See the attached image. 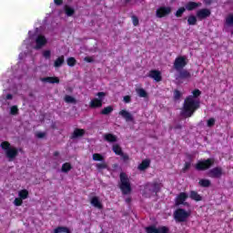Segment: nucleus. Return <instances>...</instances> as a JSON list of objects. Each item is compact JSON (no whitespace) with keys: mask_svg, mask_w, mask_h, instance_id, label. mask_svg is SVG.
Wrapping results in <instances>:
<instances>
[{"mask_svg":"<svg viewBox=\"0 0 233 233\" xmlns=\"http://www.w3.org/2000/svg\"><path fill=\"white\" fill-rule=\"evenodd\" d=\"M40 81L42 83H49L50 85H59L60 80L57 76H46V77H41Z\"/></svg>","mask_w":233,"mask_h":233,"instance_id":"dca6fc26","label":"nucleus"},{"mask_svg":"<svg viewBox=\"0 0 233 233\" xmlns=\"http://www.w3.org/2000/svg\"><path fill=\"white\" fill-rule=\"evenodd\" d=\"M175 130H181V128H183V126H181V124H177V126H175Z\"/></svg>","mask_w":233,"mask_h":233,"instance_id":"4d7b16f0","label":"nucleus"},{"mask_svg":"<svg viewBox=\"0 0 233 233\" xmlns=\"http://www.w3.org/2000/svg\"><path fill=\"white\" fill-rule=\"evenodd\" d=\"M208 127L209 128H212V127H214L216 125V119L214 117H211L208 120Z\"/></svg>","mask_w":233,"mask_h":233,"instance_id":"c03bdc74","label":"nucleus"},{"mask_svg":"<svg viewBox=\"0 0 233 233\" xmlns=\"http://www.w3.org/2000/svg\"><path fill=\"white\" fill-rule=\"evenodd\" d=\"M185 12H187V8L186 7H180L177 10V12L175 13V15L177 17H183V14H185Z\"/></svg>","mask_w":233,"mask_h":233,"instance_id":"e433bc0d","label":"nucleus"},{"mask_svg":"<svg viewBox=\"0 0 233 233\" xmlns=\"http://www.w3.org/2000/svg\"><path fill=\"white\" fill-rule=\"evenodd\" d=\"M208 177L213 179H219L223 176V167H216L208 171Z\"/></svg>","mask_w":233,"mask_h":233,"instance_id":"1a4fd4ad","label":"nucleus"},{"mask_svg":"<svg viewBox=\"0 0 233 233\" xmlns=\"http://www.w3.org/2000/svg\"><path fill=\"white\" fill-rule=\"evenodd\" d=\"M131 0H125L126 5H128V3H130Z\"/></svg>","mask_w":233,"mask_h":233,"instance_id":"680f3d73","label":"nucleus"},{"mask_svg":"<svg viewBox=\"0 0 233 233\" xmlns=\"http://www.w3.org/2000/svg\"><path fill=\"white\" fill-rule=\"evenodd\" d=\"M105 141H107V143H116L117 141V137L114 134L107 133L104 135Z\"/></svg>","mask_w":233,"mask_h":233,"instance_id":"4be33fe9","label":"nucleus"},{"mask_svg":"<svg viewBox=\"0 0 233 233\" xmlns=\"http://www.w3.org/2000/svg\"><path fill=\"white\" fill-rule=\"evenodd\" d=\"M18 196L20 199H27L28 198V190L22 189L18 192Z\"/></svg>","mask_w":233,"mask_h":233,"instance_id":"c9c22d12","label":"nucleus"},{"mask_svg":"<svg viewBox=\"0 0 233 233\" xmlns=\"http://www.w3.org/2000/svg\"><path fill=\"white\" fill-rule=\"evenodd\" d=\"M199 100H195L194 97L187 96L184 100L180 116L186 118L192 117V116H194V113L199 108Z\"/></svg>","mask_w":233,"mask_h":233,"instance_id":"f257e3e1","label":"nucleus"},{"mask_svg":"<svg viewBox=\"0 0 233 233\" xmlns=\"http://www.w3.org/2000/svg\"><path fill=\"white\" fill-rule=\"evenodd\" d=\"M187 24L191 26H194L198 24V17H196V15H190L187 17Z\"/></svg>","mask_w":233,"mask_h":233,"instance_id":"c756f323","label":"nucleus"},{"mask_svg":"<svg viewBox=\"0 0 233 233\" xmlns=\"http://www.w3.org/2000/svg\"><path fill=\"white\" fill-rule=\"evenodd\" d=\"M131 201H132V198H126V203H131Z\"/></svg>","mask_w":233,"mask_h":233,"instance_id":"bf43d9fd","label":"nucleus"},{"mask_svg":"<svg viewBox=\"0 0 233 233\" xmlns=\"http://www.w3.org/2000/svg\"><path fill=\"white\" fill-rule=\"evenodd\" d=\"M112 150L116 154V156L123 155V149L121 148V146H119V144L113 145Z\"/></svg>","mask_w":233,"mask_h":233,"instance_id":"bb28decb","label":"nucleus"},{"mask_svg":"<svg viewBox=\"0 0 233 233\" xmlns=\"http://www.w3.org/2000/svg\"><path fill=\"white\" fill-rule=\"evenodd\" d=\"M84 61H86V63H94V58L92 56H86Z\"/></svg>","mask_w":233,"mask_h":233,"instance_id":"3c124183","label":"nucleus"},{"mask_svg":"<svg viewBox=\"0 0 233 233\" xmlns=\"http://www.w3.org/2000/svg\"><path fill=\"white\" fill-rule=\"evenodd\" d=\"M191 167L190 162H186L184 165V167L182 168V172H187V170H188Z\"/></svg>","mask_w":233,"mask_h":233,"instance_id":"8fccbe9b","label":"nucleus"},{"mask_svg":"<svg viewBox=\"0 0 233 233\" xmlns=\"http://www.w3.org/2000/svg\"><path fill=\"white\" fill-rule=\"evenodd\" d=\"M35 50H41V47L46 45V37H45L43 35H39L35 39Z\"/></svg>","mask_w":233,"mask_h":233,"instance_id":"2eb2a0df","label":"nucleus"},{"mask_svg":"<svg viewBox=\"0 0 233 233\" xmlns=\"http://www.w3.org/2000/svg\"><path fill=\"white\" fill-rule=\"evenodd\" d=\"M198 185L200 187H203L204 188H208V187H210L211 185V182L209 179L202 178L199 180Z\"/></svg>","mask_w":233,"mask_h":233,"instance_id":"7c9ffc66","label":"nucleus"},{"mask_svg":"<svg viewBox=\"0 0 233 233\" xmlns=\"http://www.w3.org/2000/svg\"><path fill=\"white\" fill-rule=\"evenodd\" d=\"M136 92L139 97H148V93L144 88H137Z\"/></svg>","mask_w":233,"mask_h":233,"instance_id":"f704fd0d","label":"nucleus"},{"mask_svg":"<svg viewBox=\"0 0 233 233\" xmlns=\"http://www.w3.org/2000/svg\"><path fill=\"white\" fill-rule=\"evenodd\" d=\"M64 10H65V14L67 15V17H72V15L74 14H76V10H74V8H72L68 5H65Z\"/></svg>","mask_w":233,"mask_h":233,"instance_id":"c85d7f7f","label":"nucleus"},{"mask_svg":"<svg viewBox=\"0 0 233 233\" xmlns=\"http://www.w3.org/2000/svg\"><path fill=\"white\" fill-rule=\"evenodd\" d=\"M18 112H19V108H17V106H11L10 114L12 116H16V114H18Z\"/></svg>","mask_w":233,"mask_h":233,"instance_id":"37998d69","label":"nucleus"},{"mask_svg":"<svg viewBox=\"0 0 233 233\" xmlns=\"http://www.w3.org/2000/svg\"><path fill=\"white\" fill-rule=\"evenodd\" d=\"M132 21H133L134 26L139 25V18H137V16L133 15V16H132Z\"/></svg>","mask_w":233,"mask_h":233,"instance_id":"09e8293b","label":"nucleus"},{"mask_svg":"<svg viewBox=\"0 0 233 233\" xmlns=\"http://www.w3.org/2000/svg\"><path fill=\"white\" fill-rule=\"evenodd\" d=\"M187 199H188V194L186 192H181L177 196L175 199V205L177 207H179V205L188 206L187 202H186Z\"/></svg>","mask_w":233,"mask_h":233,"instance_id":"9b49d317","label":"nucleus"},{"mask_svg":"<svg viewBox=\"0 0 233 233\" xmlns=\"http://www.w3.org/2000/svg\"><path fill=\"white\" fill-rule=\"evenodd\" d=\"M51 56H52V53L50 52V50H46L43 52V56L46 59H50Z\"/></svg>","mask_w":233,"mask_h":233,"instance_id":"de8ad7c7","label":"nucleus"},{"mask_svg":"<svg viewBox=\"0 0 233 233\" xmlns=\"http://www.w3.org/2000/svg\"><path fill=\"white\" fill-rule=\"evenodd\" d=\"M192 95L193 96H191L193 97V99H196V98L199 97V96H201V90L195 89L192 91Z\"/></svg>","mask_w":233,"mask_h":233,"instance_id":"79ce46f5","label":"nucleus"},{"mask_svg":"<svg viewBox=\"0 0 233 233\" xmlns=\"http://www.w3.org/2000/svg\"><path fill=\"white\" fill-rule=\"evenodd\" d=\"M148 167H150V160L145 159V160H143V161L139 164L138 169H139V170H147V168H148Z\"/></svg>","mask_w":233,"mask_h":233,"instance_id":"cd10ccee","label":"nucleus"},{"mask_svg":"<svg viewBox=\"0 0 233 233\" xmlns=\"http://www.w3.org/2000/svg\"><path fill=\"white\" fill-rule=\"evenodd\" d=\"M212 12L208 8H202L197 11V17L202 21V19H207V17H210Z\"/></svg>","mask_w":233,"mask_h":233,"instance_id":"f8f14e48","label":"nucleus"},{"mask_svg":"<svg viewBox=\"0 0 233 233\" xmlns=\"http://www.w3.org/2000/svg\"><path fill=\"white\" fill-rule=\"evenodd\" d=\"M119 156L122 157V159H123L124 161H128V159H129L128 155H127V154H125V153H123V152H122V155H119Z\"/></svg>","mask_w":233,"mask_h":233,"instance_id":"864d4df0","label":"nucleus"},{"mask_svg":"<svg viewBox=\"0 0 233 233\" xmlns=\"http://www.w3.org/2000/svg\"><path fill=\"white\" fill-rule=\"evenodd\" d=\"M96 167L97 168V170H105V168H108V165H106L105 161H102V163L96 164Z\"/></svg>","mask_w":233,"mask_h":233,"instance_id":"ea45409f","label":"nucleus"},{"mask_svg":"<svg viewBox=\"0 0 233 233\" xmlns=\"http://www.w3.org/2000/svg\"><path fill=\"white\" fill-rule=\"evenodd\" d=\"M172 14V7L170 6H160L156 11V16L158 19H163V17H167V15H170Z\"/></svg>","mask_w":233,"mask_h":233,"instance_id":"6e6552de","label":"nucleus"},{"mask_svg":"<svg viewBox=\"0 0 233 233\" xmlns=\"http://www.w3.org/2000/svg\"><path fill=\"white\" fill-rule=\"evenodd\" d=\"M148 77H151V79H154L157 83H159V81L163 79V76H161V71L156 69L149 71Z\"/></svg>","mask_w":233,"mask_h":233,"instance_id":"4468645a","label":"nucleus"},{"mask_svg":"<svg viewBox=\"0 0 233 233\" xmlns=\"http://www.w3.org/2000/svg\"><path fill=\"white\" fill-rule=\"evenodd\" d=\"M90 203L95 208H98L99 210L103 209V204L99 201L98 197H93L90 200Z\"/></svg>","mask_w":233,"mask_h":233,"instance_id":"6ab92c4d","label":"nucleus"},{"mask_svg":"<svg viewBox=\"0 0 233 233\" xmlns=\"http://www.w3.org/2000/svg\"><path fill=\"white\" fill-rule=\"evenodd\" d=\"M65 64V56H58L54 63L55 68H60Z\"/></svg>","mask_w":233,"mask_h":233,"instance_id":"b1692460","label":"nucleus"},{"mask_svg":"<svg viewBox=\"0 0 233 233\" xmlns=\"http://www.w3.org/2000/svg\"><path fill=\"white\" fill-rule=\"evenodd\" d=\"M181 91L177 90V89H175L174 90V99L175 101H178V99H181Z\"/></svg>","mask_w":233,"mask_h":233,"instance_id":"a19ab883","label":"nucleus"},{"mask_svg":"<svg viewBox=\"0 0 233 233\" xmlns=\"http://www.w3.org/2000/svg\"><path fill=\"white\" fill-rule=\"evenodd\" d=\"M64 101L66 103L72 104V105H76V103H77V100L76 99V97L70 95H66L64 98Z\"/></svg>","mask_w":233,"mask_h":233,"instance_id":"2f4dec72","label":"nucleus"},{"mask_svg":"<svg viewBox=\"0 0 233 233\" xmlns=\"http://www.w3.org/2000/svg\"><path fill=\"white\" fill-rule=\"evenodd\" d=\"M1 148L5 151V157H8L9 161H14L19 155V150L10 145V142L4 141L1 143Z\"/></svg>","mask_w":233,"mask_h":233,"instance_id":"f03ea898","label":"nucleus"},{"mask_svg":"<svg viewBox=\"0 0 233 233\" xmlns=\"http://www.w3.org/2000/svg\"><path fill=\"white\" fill-rule=\"evenodd\" d=\"M188 218H190V212L183 208H177L174 212V218H175V221H177V223H185V221H187Z\"/></svg>","mask_w":233,"mask_h":233,"instance_id":"39448f33","label":"nucleus"},{"mask_svg":"<svg viewBox=\"0 0 233 233\" xmlns=\"http://www.w3.org/2000/svg\"><path fill=\"white\" fill-rule=\"evenodd\" d=\"M54 3L56 6H61V5H63V0H54Z\"/></svg>","mask_w":233,"mask_h":233,"instance_id":"5fc2aeb1","label":"nucleus"},{"mask_svg":"<svg viewBox=\"0 0 233 233\" xmlns=\"http://www.w3.org/2000/svg\"><path fill=\"white\" fill-rule=\"evenodd\" d=\"M93 161H105V157L99 153L93 154Z\"/></svg>","mask_w":233,"mask_h":233,"instance_id":"4c0bfd02","label":"nucleus"},{"mask_svg":"<svg viewBox=\"0 0 233 233\" xmlns=\"http://www.w3.org/2000/svg\"><path fill=\"white\" fill-rule=\"evenodd\" d=\"M14 204L15 205V207H21V205H23V199L19 198H15L14 200Z\"/></svg>","mask_w":233,"mask_h":233,"instance_id":"a18cd8bd","label":"nucleus"},{"mask_svg":"<svg viewBox=\"0 0 233 233\" xmlns=\"http://www.w3.org/2000/svg\"><path fill=\"white\" fill-rule=\"evenodd\" d=\"M231 35H233V30L231 31Z\"/></svg>","mask_w":233,"mask_h":233,"instance_id":"e2e57ef3","label":"nucleus"},{"mask_svg":"<svg viewBox=\"0 0 233 233\" xmlns=\"http://www.w3.org/2000/svg\"><path fill=\"white\" fill-rule=\"evenodd\" d=\"M225 25H227V26H233V14L227 15Z\"/></svg>","mask_w":233,"mask_h":233,"instance_id":"72a5a7b5","label":"nucleus"},{"mask_svg":"<svg viewBox=\"0 0 233 233\" xmlns=\"http://www.w3.org/2000/svg\"><path fill=\"white\" fill-rule=\"evenodd\" d=\"M86 131L83 128H76L71 136V139H77V137H83Z\"/></svg>","mask_w":233,"mask_h":233,"instance_id":"a211bd4d","label":"nucleus"},{"mask_svg":"<svg viewBox=\"0 0 233 233\" xmlns=\"http://www.w3.org/2000/svg\"><path fill=\"white\" fill-rule=\"evenodd\" d=\"M214 163H216V160L214 158L199 160L195 165V168L198 172H204L205 170H208L209 168H212V167H214Z\"/></svg>","mask_w":233,"mask_h":233,"instance_id":"20e7f679","label":"nucleus"},{"mask_svg":"<svg viewBox=\"0 0 233 233\" xmlns=\"http://www.w3.org/2000/svg\"><path fill=\"white\" fill-rule=\"evenodd\" d=\"M189 198L193 201H203V197H201V195H199V193H198V191L195 190H191L189 192Z\"/></svg>","mask_w":233,"mask_h":233,"instance_id":"412c9836","label":"nucleus"},{"mask_svg":"<svg viewBox=\"0 0 233 233\" xmlns=\"http://www.w3.org/2000/svg\"><path fill=\"white\" fill-rule=\"evenodd\" d=\"M98 98H93L89 103V107L91 108H101L103 106V99L106 96V93L98 92L96 94Z\"/></svg>","mask_w":233,"mask_h":233,"instance_id":"423d86ee","label":"nucleus"},{"mask_svg":"<svg viewBox=\"0 0 233 233\" xmlns=\"http://www.w3.org/2000/svg\"><path fill=\"white\" fill-rule=\"evenodd\" d=\"M147 233H169L170 229L167 226L157 228L156 226H148L146 228Z\"/></svg>","mask_w":233,"mask_h":233,"instance_id":"9d476101","label":"nucleus"},{"mask_svg":"<svg viewBox=\"0 0 233 233\" xmlns=\"http://www.w3.org/2000/svg\"><path fill=\"white\" fill-rule=\"evenodd\" d=\"M119 188L124 196H127L132 192V186L130 185V179L127 173H120V184Z\"/></svg>","mask_w":233,"mask_h":233,"instance_id":"7ed1b4c3","label":"nucleus"},{"mask_svg":"<svg viewBox=\"0 0 233 233\" xmlns=\"http://www.w3.org/2000/svg\"><path fill=\"white\" fill-rule=\"evenodd\" d=\"M72 169V164L66 162L62 165V172H64L65 174H68V172H70V170Z\"/></svg>","mask_w":233,"mask_h":233,"instance_id":"473e14b6","label":"nucleus"},{"mask_svg":"<svg viewBox=\"0 0 233 233\" xmlns=\"http://www.w3.org/2000/svg\"><path fill=\"white\" fill-rule=\"evenodd\" d=\"M201 6V2H187L185 5L186 10L188 12H192L193 10H196Z\"/></svg>","mask_w":233,"mask_h":233,"instance_id":"f3484780","label":"nucleus"},{"mask_svg":"<svg viewBox=\"0 0 233 233\" xmlns=\"http://www.w3.org/2000/svg\"><path fill=\"white\" fill-rule=\"evenodd\" d=\"M205 5H212V0H204Z\"/></svg>","mask_w":233,"mask_h":233,"instance_id":"13d9d810","label":"nucleus"},{"mask_svg":"<svg viewBox=\"0 0 233 233\" xmlns=\"http://www.w3.org/2000/svg\"><path fill=\"white\" fill-rule=\"evenodd\" d=\"M130 101H132V97L130 96H124V102L130 103Z\"/></svg>","mask_w":233,"mask_h":233,"instance_id":"603ef678","label":"nucleus"},{"mask_svg":"<svg viewBox=\"0 0 233 233\" xmlns=\"http://www.w3.org/2000/svg\"><path fill=\"white\" fill-rule=\"evenodd\" d=\"M178 72V79H190L192 77V75L187 69H180Z\"/></svg>","mask_w":233,"mask_h":233,"instance_id":"aec40b11","label":"nucleus"},{"mask_svg":"<svg viewBox=\"0 0 233 233\" xmlns=\"http://www.w3.org/2000/svg\"><path fill=\"white\" fill-rule=\"evenodd\" d=\"M112 112H114V107L112 106H108L106 107H104L100 111V114L101 116H108L109 114H112Z\"/></svg>","mask_w":233,"mask_h":233,"instance_id":"a878e982","label":"nucleus"},{"mask_svg":"<svg viewBox=\"0 0 233 233\" xmlns=\"http://www.w3.org/2000/svg\"><path fill=\"white\" fill-rule=\"evenodd\" d=\"M54 156H55V157H57V156H59V151H55Z\"/></svg>","mask_w":233,"mask_h":233,"instance_id":"052dcab7","label":"nucleus"},{"mask_svg":"<svg viewBox=\"0 0 233 233\" xmlns=\"http://www.w3.org/2000/svg\"><path fill=\"white\" fill-rule=\"evenodd\" d=\"M118 115L121 116V117H123V119H125L127 123H133L134 121V116L132 115V113L128 112L126 109L120 110Z\"/></svg>","mask_w":233,"mask_h":233,"instance_id":"ddd939ff","label":"nucleus"},{"mask_svg":"<svg viewBox=\"0 0 233 233\" xmlns=\"http://www.w3.org/2000/svg\"><path fill=\"white\" fill-rule=\"evenodd\" d=\"M67 66H76V64L77 63V60L74 57H68L66 60Z\"/></svg>","mask_w":233,"mask_h":233,"instance_id":"58836bf2","label":"nucleus"},{"mask_svg":"<svg viewBox=\"0 0 233 233\" xmlns=\"http://www.w3.org/2000/svg\"><path fill=\"white\" fill-rule=\"evenodd\" d=\"M150 187H151L150 192H152V194H157L158 192L161 191V183L153 182L150 185Z\"/></svg>","mask_w":233,"mask_h":233,"instance_id":"5701e85b","label":"nucleus"},{"mask_svg":"<svg viewBox=\"0 0 233 233\" xmlns=\"http://www.w3.org/2000/svg\"><path fill=\"white\" fill-rule=\"evenodd\" d=\"M54 233H72V231L67 227L60 226L54 229Z\"/></svg>","mask_w":233,"mask_h":233,"instance_id":"393cba45","label":"nucleus"},{"mask_svg":"<svg viewBox=\"0 0 233 233\" xmlns=\"http://www.w3.org/2000/svg\"><path fill=\"white\" fill-rule=\"evenodd\" d=\"M187 64H188V62L187 61V56H180L175 59L173 66H174L175 70L179 72V70H183L184 67H186Z\"/></svg>","mask_w":233,"mask_h":233,"instance_id":"0eeeda50","label":"nucleus"},{"mask_svg":"<svg viewBox=\"0 0 233 233\" xmlns=\"http://www.w3.org/2000/svg\"><path fill=\"white\" fill-rule=\"evenodd\" d=\"M5 99H7V100L14 99V96H13L12 94H7V95L5 96Z\"/></svg>","mask_w":233,"mask_h":233,"instance_id":"6e6d98bb","label":"nucleus"},{"mask_svg":"<svg viewBox=\"0 0 233 233\" xmlns=\"http://www.w3.org/2000/svg\"><path fill=\"white\" fill-rule=\"evenodd\" d=\"M35 137H37V139H43L44 137H46V133L37 132L35 133Z\"/></svg>","mask_w":233,"mask_h":233,"instance_id":"49530a36","label":"nucleus"}]
</instances>
